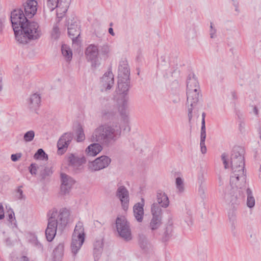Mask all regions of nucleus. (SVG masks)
<instances>
[{
	"instance_id": "obj_1",
	"label": "nucleus",
	"mask_w": 261,
	"mask_h": 261,
	"mask_svg": "<svg viewBox=\"0 0 261 261\" xmlns=\"http://www.w3.org/2000/svg\"><path fill=\"white\" fill-rule=\"evenodd\" d=\"M22 9L14 10L11 14V21L16 40L26 44L38 39L42 33L37 22L30 21Z\"/></svg>"
},
{
	"instance_id": "obj_2",
	"label": "nucleus",
	"mask_w": 261,
	"mask_h": 261,
	"mask_svg": "<svg viewBox=\"0 0 261 261\" xmlns=\"http://www.w3.org/2000/svg\"><path fill=\"white\" fill-rule=\"evenodd\" d=\"M121 129L119 125L114 123L101 124L95 128L90 137L91 142L100 143L103 146L113 145L120 137Z\"/></svg>"
},
{
	"instance_id": "obj_3",
	"label": "nucleus",
	"mask_w": 261,
	"mask_h": 261,
	"mask_svg": "<svg viewBox=\"0 0 261 261\" xmlns=\"http://www.w3.org/2000/svg\"><path fill=\"white\" fill-rule=\"evenodd\" d=\"M47 216V226L45 233L47 240L51 242L54 239L58 228L62 231L66 227L70 212L66 208L60 209L59 212L56 208H53L48 212Z\"/></svg>"
},
{
	"instance_id": "obj_4",
	"label": "nucleus",
	"mask_w": 261,
	"mask_h": 261,
	"mask_svg": "<svg viewBox=\"0 0 261 261\" xmlns=\"http://www.w3.org/2000/svg\"><path fill=\"white\" fill-rule=\"evenodd\" d=\"M230 158L232 174L230 176V184L237 187L242 188L246 185V175L245 174L244 156Z\"/></svg>"
},
{
	"instance_id": "obj_5",
	"label": "nucleus",
	"mask_w": 261,
	"mask_h": 261,
	"mask_svg": "<svg viewBox=\"0 0 261 261\" xmlns=\"http://www.w3.org/2000/svg\"><path fill=\"white\" fill-rule=\"evenodd\" d=\"M85 236L83 225L79 222L75 227L71 244V250L74 257L81 249L85 241Z\"/></svg>"
},
{
	"instance_id": "obj_6",
	"label": "nucleus",
	"mask_w": 261,
	"mask_h": 261,
	"mask_svg": "<svg viewBox=\"0 0 261 261\" xmlns=\"http://www.w3.org/2000/svg\"><path fill=\"white\" fill-rule=\"evenodd\" d=\"M116 226L119 236L126 241L132 239L129 223L124 217H117Z\"/></svg>"
},
{
	"instance_id": "obj_7",
	"label": "nucleus",
	"mask_w": 261,
	"mask_h": 261,
	"mask_svg": "<svg viewBox=\"0 0 261 261\" xmlns=\"http://www.w3.org/2000/svg\"><path fill=\"white\" fill-rule=\"evenodd\" d=\"M68 35L72 40L73 44L79 45V38L81 34L79 23L74 16H71L67 20Z\"/></svg>"
},
{
	"instance_id": "obj_8",
	"label": "nucleus",
	"mask_w": 261,
	"mask_h": 261,
	"mask_svg": "<svg viewBox=\"0 0 261 261\" xmlns=\"http://www.w3.org/2000/svg\"><path fill=\"white\" fill-rule=\"evenodd\" d=\"M246 185L242 188L237 187L234 185H231L230 187L226 188L225 190L224 198L227 202L230 203L232 205H239L240 204V197H243V196L240 195L238 197L237 195V192L238 191L240 194L241 191L238 190L239 189L242 190L244 188H245ZM242 192V191H241Z\"/></svg>"
},
{
	"instance_id": "obj_9",
	"label": "nucleus",
	"mask_w": 261,
	"mask_h": 261,
	"mask_svg": "<svg viewBox=\"0 0 261 261\" xmlns=\"http://www.w3.org/2000/svg\"><path fill=\"white\" fill-rule=\"evenodd\" d=\"M194 90H188L187 91V103L188 105V118L189 121L191 122L192 118V111L194 110L199 100V91Z\"/></svg>"
},
{
	"instance_id": "obj_10",
	"label": "nucleus",
	"mask_w": 261,
	"mask_h": 261,
	"mask_svg": "<svg viewBox=\"0 0 261 261\" xmlns=\"http://www.w3.org/2000/svg\"><path fill=\"white\" fill-rule=\"evenodd\" d=\"M111 159L107 155H102L90 162L88 168L92 172L97 171L107 167L111 163Z\"/></svg>"
},
{
	"instance_id": "obj_11",
	"label": "nucleus",
	"mask_w": 261,
	"mask_h": 261,
	"mask_svg": "<svg viewBox=\"0 0 261 261\" xmlns=\"http://www.w3.org/2000/svg\"><path fill=\"white\" fill-rule=\"evenodd\" d=\"M73 137V134L71 132L65 133L61 136L57 142L58 154L62 155L66 151Z\"/></svg>"
},
{
	"instance_id": "obj_12",
	"label": "nucleus",
	"mask_w": 261,
	"mask_h": 261,
	"mask_svg": "<svg viewBox=\"0 0 261 261\" xmlns=\"http://www.w3.org/2000/svg\"><path fill=\"white\" fill-rule=\"evenodd\" d=\"M66 158L68 166L75 172L79 171L82 165L86 162V158L84 155L78 156L74 153L68 154Z\"/></svg>"
},
{
	"instance_id": "obj_13",
	"label": "nucleus",
	"mask_w": 261,
	"mask_h": 261,
	"mask_svg": "<svg viewBox=\"0 0 261 261\" xmlns=\"http://www.w3.org/2000/svg\"><path fill=\"white\" fill-rule=\"evenodd\" d=\"M116 196L120 201L122 209L126 211L128 208L129 202V192L127 188L124 186L118 185Z\"/></svg>"
},
{
	"instance_id": "obj_14",
	"label": "nucleus",
	"mask_w": 261,
	"mask_h": 261,
	"mask_svg": "<svg viewBox=\"0 0 261 261\" xmlns=\"http://www.w3.org/2000/svg\"><path fill=\"white\" fill-rule=\"evenodd\" d=\"M38 3L36 0H27L23 4L24 14L29 18H32L36 13Z\"/></svg>"
},
{
	"instance_id": "obj_15",
	"label": "nucleus",
	"mask_w": 261,
	"mask_h": 261,
	"mask_svg": "<svg viewBox=\"0 0 261 261\" xmlns=\"http://www.w3.org/2000/svg\"><path fill=\"white\" fill-rule=\"evenodd\" d=\"M61 191L62 193L65 194L69 193L70 188L75 181L70 176L63 173L61 174Z\"/></svg>"
},
{
	"instance_id": "obj_16",
	"label": "nucleus",
	"mask_w": 261,
	"mask_h": 261,
	"mask_svg": "<svg viewBox=\"0 0 261 261\" xmlns=\"http://www.w3.org/2000/svg\"><path fill=\"white\" fill-rule=\"evenodd\" d=\"M85 54L88 60L91 61L92 66L95 67L97 66V61L98 60V49L96 46L91 44L87 48Z\"/></svg>"
},
{
	"instance_id": "obj_17",
	"label": "nucleus",
	"mask_w": 261,
	"mask_h": 261,
	"mask_svg": "<svg viewBox=\"0 0 261 261\" xmlns=\"http://www.w3.org/2000/svg\"><path fill=\"white\" fill-rule=\"evenodd\" d=\"M114 83V75L111 71L105 73L101 78L100 84L101 87L106 90H110Z\"/></svg>"
},
{
	"instance_id": "obj_18",
	"label": "nucleus",
	"mask_w": 261,
	"mask_h": 261,
	"mask_svg": "<svg viewBox=\"0 0 261 261\" xmlns=\"http://www.w3.org/2000/svg\"><path fill=\"white\" fill-rule=\"evenodd\" d=\"M130 71L127 61L123 60L120 62L118 68V79H129Z\"/></svg>"
},
{
	"instance_id": "obj_19",
	"label": "nucleus",
	"mask_w": 261,
	"mask_h": 261,
	"mask_svg": "<svg viewBox=\"0 0 261 261\" xmlns=\"http://www.w3.org/2000/svg\"><path fill=\"white\" fill-rule=\"evenodd\" d=\"M144 200L143 198L141 199V202H138L136 203L133 207L134 214L136 220L141 222L143 220L144 216Z\"/></svg>"
},
{
	"instance_id": "obj_20",
	"label": "nucleus",
	"mask_w": 261,
	"mask_h": 261,
	"mask_svg": "<svg viewBox=\"0 0 261 261\" xmlns=\"http://www.w3.org/2000/svg\"><path fill=\"white\" fill-rule=\"evenodd\" d=\"M103 149L102 145L100 143L94 142L89 145L85 150L88 156H95Z\"/></svg>"
},
{
	"instance_id": "obj_21",
	"label": "nucleus",
	"mask_w": 261,
	"mask_h": 261,
	"mask_svg": "<svg viewBox=\"0 0 261 261\" xmlns=\"http://www.w3.org/2000/svg\"><path fill=\"white\" fill-rule=\"evenodd\" d=\"M40 103L41 96L37 93L32 94L28 100L29 108L33 110H36L40 107Z\"/></svg>"
},
{
	"instance_id": "obj_22",
	"label": "nucleus",
	"mask_w": 261,
	"mask_h": 261,
	"mask_svg": "<svg viewBox=\"0 0 261 261\" xmlns=\"http://www.w3.org/2000/svg\"><path fill=\"white\" fill-rule=\"evenodd\" d=\"M157 203L162 207L166 208L169 206V200L167 194L162 191L159 190L156 192Z\"/></svg>"
},
{
	"instance_id": "obj_23",
	"label": "nucleus",
	"mask_w": 261,
	"mask_h": 261,
	"mask_svg": "<svg viewBox=\"0 0 261 261\" xmlns=\"http://www.w3.org/2000/svg\"><path fill=\"white\" fill-rule=\"evenodd\" d=\"M199 90V86L197 78L194 74H189L187 82V91L188 90Z\"/></svg>"
},
{
	"instance_id": "obj_24",
	"label": "nucleus",
	"mask_w": 261,
	"mask_h": 261,
	"mask_svg": "<svg viewBox=\"0 0 261 261\" xmlns=\"http://www.w3.org/2000/svg\"><path fill=\"white\" fill-rule=\"evenodd\" d=\"M47 7L49 8L50 11H53L55 8H57V15L59 16V11L63 12V9H62V5L61 1L59 0H47L46 1Z\"/></svg>"
},
{
	"instance_id": "obj_25",
	"label": "nucleus",
	"mask_w": 261,
	"mask_h": 261,
	"mask_svg": "<svg viewBox=\"0 0 261 261\" xmlns=\"http://www.w3.org/2000/svg\"><path fill=\"white\" fill-rule=\"evenodd\" d=\"M130 79H118V88L122 93L128 91L129 88Z\"/></svg>"
},
{
	"instance_id": "obj_26",
	"label": "nucleus",
	"mask_w": 261,
	"mask_h": 261,
	"mask_svg": "<svg viewBox=\"0 0 261 261\" xmlns=\"http://www.w3.org/2000/svg\"><path fill=\"white\" fill-rule=\"evenodd\" d=\"M127 108V101L126 99H124L119 109V112L122 120L126 123H128V114L126 111Z\"/></svg>"
},
{
	"instance_id": "obj_27",
	"label": "nucleus",
	"mask_w": 261,
	"mask_h": 261,
	"mask_svg": "<svg viewBox=\"0 0 261 261\" xmlns=\"http://www.w3.org/2000/svg\"><path fill=\"white\" fill-rule=\"evenodd\" d=\"M228 217L231 222V231L233 236L236 237L238 235V231L237 229V220L236 215L234 212L228 213Z\"/></svg>"
},
{
	"instance_id": "obj_28",
	"label": "nucleus",
	"mask_w": 261,
	"mask_h": 261,
	"mask_svg": "<svg viewBox=\"0 0 261 261\" xmlns=\"http://www.w3.org/2000/svg\"><path fill=\"white\" fill-rule=\"evenodd\" d=\"M173 226L172 224L168 225L165 228V230L162 236V240L163 242L169 241L172 236Z\"/></svg>"
},
{
	"instance_id": "obj_29",
	"label": "nucleus",
	"mask_w": 261,
	"mask_h": 261,
	"mask_svg": "<svg viewBox=\"0 0 261 261\" xmlns=\"http://www.w3.org/2000/svg\"><path fill=\"white\" fill-rule=\"evenodd\" d=\"M64 245L62 243H59L54 250V257L59 259L61 258L64 253Z\"/></svg>"
},
{
	"instance_id": "obj_30",
	"label": "nucleus",
	"mask_w": 261,
	"mask_h": 261,
	"mask_svg": "<svg viewBox=\"0 0 261 261\" xmlns=\"http://www.w3.org/2000/svg\"><path fill=\"white\" fill-rule=\"evenodd\" d=\"M162 224V217L152 216L150 223V227L152 230L157 229Z\"/></svg>"
},
{
	"instance_id": "obj_31",
	"label": "nucleus",
	"mask_w": 261,
	"mask_h": 261,
	"mask_svg": "<svg viewBox=\"0 0 261 261\" xmlns=\"http://www.w3.org/2000/svg\"><path fill=\"white\" fill-rule=\"evenodd\" d=\"M161 207L162 206L156 202H154L151 205V212L152 216L162 217V213Z\"/></svg>"
},
{
	"instance_id": "obj_32",
	"label": "nucleus",
	"mask_w": 261,
	"mask_h": 261,
	"mask_svg": "<svg viewBox=\"0 0 261 261\" xmlns=\"http://www.w3.org/2000/svg\"><path fill=\"white\" fill-rule=\"evenodd\" d=\"M246 194L247 195V205L249 207L252 208L255 205V199L253 196L252 192L250 188L247 189Z\"/></svg>"
},
{
	"instance_id": "obj_33",
	"label": "nucleus",
	"mask_w": 261,
	"mask_h": 261,
	"mask_svg": "<svg viewBox=\"0 0 261 261\" xmlns=\"http://www.w3.org/2000/svg\"><path fill=\"white\" fill-rule=\"evenodd\" d=\"M245 153L244 149L239 146H234L233 148L232 153L231 155V158L237 157L239 158V156H243Z\"/></svg>"
},
{
	"instance_id": "obj_34",
	"label": "nucleus",
	"mask_w": 261,
	"mask_h": 261,
	"mask_svg": "<svg viewBox=\"0 0 261 261\" xmlns=\"http://www.w3.org/2000/svg\"><path fill=\"white\" fill-rule=\"evenodd\" d=\"M94 256L98 258L102 251V244L100 241H96L94 244Z\"/></svg>"
},
{
	"instance_id": "obj_35",
	"label": "nucleus",
	"mask_w": 261,
	"mask_h": 261,
	"mask_svg": "<svg viewBox=\"0 0 261 261\" xmlns=\"http://www.w3.org/2000/svg\"><path fill=\"white\" fill-rule=\"evenodd\" d=\"M61 51L62 55L67 58V60H70L72 59V53L70 48L66 45L64 44L62 46Z\"/></svg>"
},
{
	"instance_id": "obj_36",
	"label": "nucleus",
	"mask_w": 261,
	"mask_h": 261,
	"mask_svg": "<svg viewBox=\"0 0 261 261\" xmlns=\"http://www.w3.org/2000/svg\"><path fill=\"white\" fill-rule=\"evenodd\" d=\"M138 241L139 244L142 249L145 250L147 248L149 244L147 239L145 236L142 234H139Z\"/></svg>"
},
{
	"instance_id": "obj_37",
	"label": "nucleus",
	"mask_w": 261,
	"mask_h": 261,
	"mask_svg": "<svg viewBox=\"0 0 261 261\" xmlns=\"http://www.w3.org/2000/svg\"><path fill=\"white\" fill-rule=\"evenodd\" d=\"M34 158L37 160H47L48 159L47 154H46L44 151L41 148L38 149L34 154Z\"/></svg>"
},
{
	"instance_id": "obj_38",
	"label": "nucleus",
	"mask_w": 261,
	"mask_h": 261,
	"mask_svg": "<svg viewBox=\"0 0 261 261\" xmlns=\"http://www.w3.org/2000/svg\"><path fill=\"white\" fill-rule=\"evenodd\" d=\"M77 138L76 141L79 142L84 141L85 139V136L84 130L81 125H79L76 130Z\"/></svg>"
},
{
	"instance_id": "obj_39",
	"label": "nucleus",
	"mask_w": 261,
	"mask_h": 261,
	"mask_svg": "<svg viewBox=\"0 0 261 261\" xmlns=\"http://www.w3.org/2000/svg\"><path fill=\"white\" fill-rule=\"evenodd\" d=\"M115 115L116 113L112 111L103 110L102 112V117L107 120H112Z\"/></svg>"
},
{
	"instance_id": "obj_40",
	"label": "nucleus",
	"mask_w": 261,
	"mask_h": 261,
	"mask_svg": "<svg viewBox=\"0 0 261 261\" xmlns=\"http://www.w3.org/2000/svg\"><path fill=\"white\" fill-rule=\"evenodd\" d=\"M176 187L179 193H182L184 191V184L182 179L179 177L176 178Z\"/></svg>"
},
{
	"instance_id": "obj_41",
	"label": "nucleus",
	"mask_w": 261,
	"mask_h": 261,
	"mask_svg": "<svg viewBox=\"0 0 261 261\" xmlns=\"http://www.w3.org/2000/svg\"><path fill=\"white\" fill-rule=\"evenodd\" d=\"M35 137V132L34 130H29L25 133L23 136V140L25 142L32 141Z\"/></svg>"
},
{
	"instance_id": "obj_42",
	"label": "nucleus",
	"mask_w": 261,
	"mask_h": 261,
	"mask_svg": "<svg viewBox=\"0 0 261 261\" xmlns=\"http://www.w3.org/2000/svg\"><path fill=\"white\" fill-rule=\"evenodd\" d=\"M199 182L200 183V185L198 189V192L200 196H203L204 194V191L205 189L204 180L203 177H201V178H199Z\"/></svg>"
},
{
	"instance_id": "obj_43",
	"label": "nucleus",
	"mask_w": 261,
	"mask_h": 261,
	"mask_svg": "<svg viewBox=\"0 0 261 261\" xmlns=\"http://www.w3.org/2000/svg\"><path fill=\"white\" fill-rule=\"evenodd\" d=\"M51 173L52 172L49 168L45 167L44 170L41 171L40 173L42 179H45L47 176H50Z\"/></svg>"
},
{
	"instance_id": "obj_44",
	"label": "nucleus",
	"mask_w": 261,
	"mask_h": 261,
	"mask_svg": "<svg viewBox=\"0 0 261 261\" xmlns=\"http://www.w3.org/2000/svg\"><path fill=\"white\" fill-rule=\"evenodd\" d=\"M51 35L52 38L55 40H57L59 38L60 35V33L59 31V28L57 26L54 27Z\"/></svg>"
},
{
	"instance_id": "obj_45",
	"label": "nucleus",
	"mask_w": 261,
	"mask_h": 261,
	"mask_svg": "<svg viewBox=\"0 0 261 261\" xmlns=\"http://www.w3.org/2000/svg\"><path fill=\"white\" fill-rule=\"evenodd\" d=\"M206 138V129L205 125H201L200 133V142H205Z\"/></svg>"
},
{
	"instance_id": "obj_46",
	"label": "nucleus",
	"mask_w": 261,
	"mask_h": 261,
	"mask_svg": "<svg viewBox=\"0 0 261 261\" xmlns=\"http://www.w3.org/2000/svg\"><path fill=\"white\" fill-rule=\"evenodd\" d=\"M22 187V186L19 187L16 191V196L19 200L25 199V196L23 194V191L21 190Z\"/></svg>"
},
{
	"instance_id": "obj_47",
	"label": "nucleus",
	"mask_w": 261,
	"mask_h": 261,
	"mask_svg": "<svg viewBox=\"0 0 261 261\" xmlns=\"http://www.w3.org/2000/svg\"><path fill=\"white\" fill-rule=\"evenodd\" d=\"M227 156L228 155L225 153H223L221 155V159L225 169L228 168L229 167Z\"/></svg>"
},
{
	"instance_id": "obj_48",
	"label": "nucleus",
	"mask_w": 261,
	"mask_h": 261,
	"mask_svg": "<svg viewBox=\"0 0 261 261\" xmlns=\"http://www.w3.org/2000/svg\"><path fill=\"white\" fill-rule=\"evenodd\" d=\"M29 171L32 175H36L37 171V165L35 163H32L29 167Z\"/></svg>"
},
{
	"instance_id": "obj_49",
	"label": "nucleus",
	"mask_w": 261,
	"mask_h": 261,
	"mask_svg": "<svg viewBox=\"0 0 261 261\" xmlns=\"http://www.w3.org/2000/svg\"><path fill=\"white\" fill-rule=\"evenodd\" d=\"M22 154L21 153H17L16 154H12L11 156V159L13 162H16L21 158Z\"/></svg>"
},
{
	"instance_id": "obj_50",
	"label": "nucleus",
	"mask_w": 261,
	"mask_h": 261,
	"mask_svg": "<svg viewBox=\"0 0 261 261\" xmlns=\"http://www.w3.org/2000/svg\"><path fill=\"white\" fill-rule=\"evenodd\" d=\"M216 29H213V23L211 22V31H210V36L211 38H214L216 37Z\"/></svg>"
},
{
	"instance_id": "obj_51",
	"label": "nucleus",
	"mask_w": 261,
	"mask_h": 261,
	"mask_svg": "<svg viewBox=\"0 0 261 261\" xmlns=\"http://www.w3.org/2000/svg\"><path fill=\"white\" fill-rule=\"evenodd\" d=\"M200 144L201 152L203 154L205 153L206 152V148L205 145V142H203V143H202V142H200Z\"/></svg>"
},
{
	"instance_id": "obj_52",
	"label": "nucleus",
	"mask_w": 261,
	"mask_h": 261,
	"mask_svg": "<svg viewBox=\"0 0 261 261\" xmlns=\"http://www.w3.org/2000/svg\"><path fill=\"white\" fill-rule=\"evenodd\" d=\"M4 217L5 215L3 206L2 204L0 203V219H4Z\"/></svg>"
},
{
	"instance_id": "obj_53",
	"label": "nucleus",
	"mask_w": 261,
	"mask_h": 261,
	"mask_svg": "<svg viewBox=\"0 0 261 261\" xmlns=\"http://www.w3.org/2000/svg\"><path fill=\"white\" fill-rule=\"evenodd\" d=\"M100 102L101 103V105L104 104L105 106H107L108 105V101L107 100H106L105 98H101L99 99Z\"/></svg>"
},
{
	"instance_id": "obj_54",
	"label": "nucleus",
	"mask_w": 261,
	"mask_h": 261,
	"mask_svg": "<svg viewBox=\"0 0 261 261\" xmlns=\"http://www.w3.org/2000/svg\"><path fill=\"white\" fill-rule=\"evenodd\" d=\"M205 116H206L205 113L204 112H203L202 114L201 125H205Z\"/></svg>"
},
{
	"instance_id": "obj_55",
	"label": "nucleus",
	"mask_w": 261,
	"mask_h": 261,
	"mask_svg": "<svg viewBox=\"0 0 261 261\" xmlns=\"http://www.w3.org/2000/svg\"><path fill=\"white\" fill-rule=\"evenodd\" d=\"M109 33L113 36H115V33L113 31V29L112 28L109 29Z\"/></svg>"
},
{
	"instance_id": "obj_56",
	"label": "nucleus",
	"mask_w": 261,
	"mask_h": 261,
	"mask_svg": "<svg viewBox=\"0 0 261 261\" xmlns=\"http://www.w3.org/2000/svg\"><path fill=\"white\" fill-rule=\"evenodd\" d=\"M20 261H30V260L27 256H23L21 257Z\"/></svg>"
},
{
	"instance_id": "obj_57",
	"label": "nucleus",
	"mask_w": 261,
	"mask_h": 261,
	"mask_svg": "<svg viewBox=\"0 0 261 261\" xmlns=\"http://www.w3.org/2000/svg\"><path fill=\"white\" fill-rule=\"evenodd\" d=\"M253 112L256 115L258 114V111L257 108L256 106L253 107Z\"/></svg>"
},
{
	"instance_id": "obj_58",
	"label": "nucleus",
	"mask_w": 261,
	"mask_h": 261,
	"mask_svg": "<svg viewBox=\"0 0 261 261\" xmlns=\"http://www.w3.org/2000/svg\"><path fill=\"white\" fill-rule=\"evenodd\" d=\"M2 89V77H0V91Z\"/></svg>"
},
{
	"instance_id": "obj_59",
	"label": "nucleus",
	"mask_w": 261,
	"mask_h": 261,
	"mask_svg": "<svg viewBox=\"0 0 261 261\" xmlns=\"http://www.w3.org/2000/svg\"><path fill=\"white\" fill-rule=\"evenodd\" d=\"M232 96L234 99L237 98V96L236 93L235 92H233L232 93Z\"/></svg>"
},
{
	"instance_id": "obj_60",
	"label": "nucleus",
	"mask_w": 261,
	"mask_h": 261,
	"mask_svg": "<svg viewBox=\"0 0 261 261\" xmlns=\"http://www.w3.org/2000/svg\"><path fill=\"white\" fill-rule=\"evenodd\" d=\"M103 49H105V51H104L105 53H108V47H107V46H104L103 47Z\"/></svg>"
},
{
	"instance_id": "obj_61",
	"label": "nucleus",
	"mask_w": 261,
	"mask_h": 261,
	"mask_svg": "<svg viewBox=\"0 0 261 261\" xmlns=\"http://www.w3.org/2000/svg\"><path fill=\"white\" fill-rule=\"evenodd\" d=\"M12 218H13L12 214H10L9 215V219L10 220V219H11Z\"/></svg>"
},
{
	"instance_id": "obj_62",
	"label": "nucleus",
	"mask_w": 261,
	"mask_h": 261,
	"mask_svg": "<svg viewBox=\"0 0 261 261\" xmlns=\"http://www.w3.org/2000/svg\"><path fill=\"white\" fill-rule=\"evenodd\" d=\"M96 223H99L98 221H96L95 222H94V224L95 225H96Z\"/></svg>"
},
{
	"instance_id": "obj_63",
	"label": "nucleus",
	"mask_w": 261,
	"mask_h": 261,
	"mask_svg": "<svg viewBox=\"0 0 261 261\" xmlns=\"http://www.w3.org/2000/svg\"><path fill=\"white\" fill-rule=\"evenodd\" d=\"M110 26H112L113 25V23L112 22L110 23Z\"/></svg>"
},
{
	"instance_id": "obj_64",
	"label": "nucleus",
	"mask_w": 261,
	"mask_h": 261,
	"mask_svg": "<svg viewBox=\"0 0 261 261\" xmlns=\"http://www.w3.org/2000/svg\"><path fill=\"white\" fill-rule=\"evenodd\" d=\"M128 130H130V127L129 126H128Z\"/></svg>"
}]
</instances>
